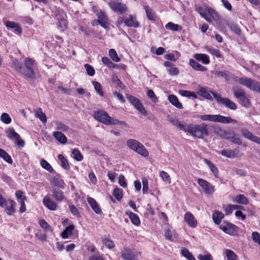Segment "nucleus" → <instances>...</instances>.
Segmentation results:
<instances>
[{
	"instance_id": "27",
	"label": "nucleus",
	"mask_w": 260,
	"mask_h": 260,
	"mask_svg": "<svg viewBox=\"0 0 260 260\" xmlns=\"http://www.w3.org/2000/svg\"><path fill=\"white\" fill-rule=\"evenodd\" d=\"M189 64L194 70L202 72H205L207 71V68L206 67L199 63L193 59H189Z\"/></svg>"
},
{
	"instance_id": "55",
	"label": "nucleus",
	"mask_w": 260,
	"mask_h": 260,
	"mask_svg": "<svg viewBox=\"0 0 260 260\" xmlns=\"http://www.w3.org/2000/svg\"><path fill=\"white\" fill-rule=\"evenodd\" d=\"M103 64L109 69L114 68L113 63L107 57H103L102 59Z\"/></svg>"
},
{
	"instance_id": "37",
	"label": "nucleus",
	"mask_w": 260,
	"mask_h": 260,
	"mask_svg": "<svg viewBox=\"0 0 260 260\" xmlns=\"http://www.w3.org/2000/svg\"><path fill=\"white\" fill-rule=\"evenodd\" d=\"M9 203L10 204V206H7L6 207V211L8 215H11L15 211V208L16 204L14 201L12 200L9 201Z\"/></svg>"
},
{
	"instance_id": "54",
	"label": "nucleus",
	"mask_w": 260,
	"mask_h": 260,
	"mask_svg": "<svg viewBox=\"0 0 260 260\" xmlns=\"http://www.w3.org/2000/svg\"><path fill=\"white\" fill-rule=\"evenodd\" d=\"M225 254L228 258L227 260H236L237 256L232 250L226 249Z\"/></svg>"
},
{
	"instance_id": "17",
	"label": "nucleus",
	"mask_w": 260,
	"mask_h": 260,
	"mask_svg": "<svg viewBox=\"0 0 260 260\" xmlns=\"http://www.w3.org/2000/svg\"><path fill=\"white\" fill-rule=\"evenodd\" d=\"M124 23L128 27L137 28L139 26V23L137 20L136 16L131 14L124 20Z\"/></svg>"
},
{
	"instance_id": "57",
	"label": "nucleus",
	"mask_w": 260,
	"mask_h": 260,
	"mask_svg": "<svg viewBox=\"0 0 260 260\" xmlns=\"http://www.w3.org/2000/svg\"><path fill=\"white\" fill-rule=\"evenodd\" d=\"M15 196L18 203L21 201H25L26 200V197L23 195V193L21 190L16 191L15 192Z\"/></svg>"
},
{
	"instance_id": "35",
	"label": "nucleus",
	"mask_w": 260,
	"mask_h": 260,
	"mask_svg": "<svg viewBox=\"0 0 260 260\" xmlns=\"http://www.w3.org/2000/svg\"><path fill=\"white\" fill-rule=\"evenodd\" d=\"M199 95L202 96L208 100H212V97L210 93L208 91L207 88L201 87L198 92Z\"/></svg>"
},
{
	"instance_id": "16",
	"label": "nucleus",
	"mask_w": 260,
	"mask_h": 260,
	"mask_svg": "<svg viewBox=\"0 0 260 260\" xmlns=\"http://www.w3.org/2000/svg\"><path fill=\"white\" fill-rule=\"evenodd\" d=\"M206 13L205 19L208 22L210 23L212 22L213 20L217 21L219 19L218 13L212 8H207Z\"/></svg>"
},
{
	"instance_id": "40",
	"label": "nucleus",
	"mask_w": 260,
	"mask_h": 260,
	"mask_svg": "<svg viewBox=\"0 0 260 260\" xmlns=\"http://www.w3.org/2000/svg\"><path fill=\"white\" fill-rule=\"evenodd\" d=\"M235 200L239 204L246 205L248 203V199L243 194H239L236 196Z\"/></svg>"
},
{
	"instance_id": "21",
	"label": "nucleus",
	"mask_w": 260,
	"mask_h": 260,
	"mask_svg": "<svg viewBox=\"0 0 260 260\" xmlns=\"http://www.w3.org/2000/svg\"><path fill=\"white\" fill-rule=\"evenodd\" d=\"M184 219L190 227L195 228L197 226V221L191 213L187 212L184 215Z\"/></svg>"
},
{
	"instance_id": "24",
	"label": "nucleus",
	"mask_w": 260,
	"mask_h": 260,
	"mask_svg": "<svg viewBox=\"0 0 260 260\" xmlns=\"http://www.w3.org/2000/svg\"><path fill=\"white\" fill-rule=\"evenodd\" d=\"M168 100L175 107L179 109H183V106L181 103L179 102L177 97L174 94H170L168 96Z\"/></svg>"
},
{
	"instance_id": "13",
	"label": "nucleus",
	"mask_w": 260,
	"mask_h": 260,
	"mask_svg": "<svg viewBox=\"0 0 260 260\" xmlns=\"http://www.w3.org/2000/svg\"><path fill=\"white\" fill-rule=\"evenodd\" d=\"M240 148L237 147L235 149H224L221 151L220 154L228 158L241 157L243 154H240Z\"/></svg>"
},
{
	"instance_id": "62",
	"label": "nucleus",
	"mask_w": 260,
	"mask_h": 260,
	"mask_svg": "<svg viewBox=\"0 0 260 260\" xmlns=\"http://www.w3.org/2000/svg\"><path fill=\"white\" fill-rule=\"evenodd\" d=\"M165 237L166 239L169 240H171L172 238V233L170 229L168 227L165 229Z\"/></svg>"
},
{
	"instance_id": "32",
	"label": "nucleus",
	"mask_w": 260,
	"mask_h": 260,
	"mask_svg": "<svg viewBox=\"0 0 260 260\" xmlns=\"http://www.w3.org/2000/svg\"><path fill=\"white\" fill-rule=\"evenodd\" d=\"M74 229L73 224L70 225L66 228L65 230L61 233V236L63 239L68 238L72 234V232Z\"/></svg>"
},
{
	"instance_id": "50",
	"label": "nucleus",
	"mask_w": 260,
	"mask_h": 260,
	"mask_svg": "<svg viewBox=\"0 0 260 260\" xmlns=\"http://www.w3.org/2000/svg\"><path fill=\"white\" fill-rule=\"evenodd\" d=\"M144 9L147 15V17L148 18V19L150 20H154V13L152 12V10L150 8V7L148 6H145L144 7Z\"/></svg>"
},
{
	"instance_id": "43",
	"label": "nucleus",
	"mask_w": 260,
	"mask_h": 260,
	"mask_svg": "<svg viewBox=\"0 0 260 260\" xmlns=\"http://www.w3.org/2000/svg\"><path fill=\"white\" fill-rule=\"evenodd\" d=\"M240 132L243 137L250 141L252 140V137H254V135L247 129L242 128L240 131Z\"/></svg>"
},
{
	"instance_id": "3",
	"label": "nucleus",
	"mask_w": 260,
	"mask_h": 260,
	"mask_svg": "<svg viewBox=\"0 0 260 260\" xmlns=\"http://www.w3.org/2000/svg\"><path fill=\"white\" fill-rule=\"evenodd\" d=\"M200 118L204 121H210L215 122H220L224 124L233 123L236 124L237 121L230 117H226L220 115H202Z\"/></svg>"
},
{
	"instance_id": "5",
	"label": "nucleus",
	"mask_w": 260,
	"mask_h": 260,
	"mask_svg": "<svg viewBox=\"0 0 260 260\" xmlns=\"http://www.w3.org/2000/svg\"><path fill=\"white\" fill-rule=\"evenodd\" d=\"M34 60L26 58L24 60V67H23L22 76L26 79H34L36 73L34 71Z\"/></svg>"
},
{
	"instance_id": "61",
	"label": "nucleus",
	"mask_w": 260,
	"mask_h": 260,
	"mask_svg": "<svg viewBox=\"0 0 260 260\" xmlns=\"http://www.w3.org/2000/svg\"><path fill=\"white\" fill-rule=\"evenodd\" d=\"M118 182L121 187L123 188H126L127 187V183L125 182V178L123 175H121L119 176Z\"/></svg>"
},
{
	"instance_id": "47",
	"label": "nucleus",
	"mask_w": 260,
	"mask_h": 260,
	"mask_svg": "<svg viewBox=\"0 0 260 260\" xmlns=\"http://www.w3.org/2000/svg\"><path fill=\"white\" fill-rule=\"evenodd\" d=\"M160 176L164 182L166 183L170 184L171 182V179L170 175L168 173L165 171H162L160 172Z\"/></svg>"
},
{
	"instance_id": "63",
	"label": "nucleus",
	"mask_w": 260,
	"mask_h": 260,
	"mask_svg": "<svg viewBox=\"0 0 260 260\" xmlns=\"http://www.w3.org/2000/svg\"><path fill=\"white\" fill-rule=\"evenodd\" d=\"M215 75L218 77H223L225 79L229 80V75L228 74L225 72L222 71H216L215 73Z\"/></svg>"
},
{
	"instance_id": "12",
	"label": "nucleus",
	"mask_w": 260,
	"mask_h": 260,
	"mask_svg": "<svg viewBox=\"0 0 260 260\" xmlns=\"http://www.w3.org/2000/svg\"><path fill=\"white\" fill-rule=\"evenodd\" d=\"M198 183L201 186L205 193L211 194L214 192V186L206 180L199 178L198 179Z\"/></svg>"
},
{
	"instance_id": "64",
	"label": "nucleus",
	"mask_w": 260,
	"mask_h": 260,
	"mask_svg": "<svg viewBox=\"0 0 260 260\" xmlns=\"http://www.w3.org/2000/svg\"><path fill=\"white\" fill-rule=\"evenodd\" d=\"M198 258L199 260H212V256L210 254H207L204 255L199 254L198 256Z\"/></svg>"
},
{
	"instance_id": "9",
	"label": "nucleus",
	"mask_w": 260,
	"mask_h": 260,
	"mask_svg": "<svg viewBox=\"0 0 260 260\" xmlns=\"http://www.w3.org/2000/svg\"><path fill=\"white\" fill-rule=\"evenodd\" d=\"M127 99L139 112L143 115H147V111L140 100L131 95H127Z\"/></svg>"
},
{
	"instance_id": "56",
	"label": "nucleus",
	"mask_w": 260,
	"mask_h": 260,
	"mask_svg": "<svg viewBox=\"0 0 260 260\" xmlns=\"http://www.w3.org/2000/svg\"><path fill=\"white\" fill-rule=\"evenodd\" d=\"M179 94L183 96H186V97H190V96H193L194 98H196L197 96V95L193 93L192 92L189 91H186L184 90H180L179 91Z\"/></svg>"
},
{
	"instance_id": "53",
	"label": "nucleus",
	"mask_w": 260,
	"mask_h": 260,
	"mask_svg": "<svg viewBox=\"0 0 260 260\" xmlns=\"http://www.w3.org/2000/svg\"><path fill=\"white\" fill-rule=\"evenodd\" d=\"M1 120L5 124H9L11 122V118L7 113H4L1 116Z\"/></svg>"
},
{
	"instance_id": "48",
	"label": "nucleus",
	"mask_w": 260,
	"mask_h": 260,
	"mask_svg": "<svg viewBox=\"0 0 260 260\" xmlns=\"http://www.w3.org/2000/svg\"><path fill=\"white\" fill-rule=\"evenodd\" d=\"M72 153L73 155L74 158L77 161H81L83 158V155L78 149H73Z\"/></svg>"
},
{
	"instance_id": "44",
	"label": "nucleus",
	"mask_w": 260,
	"mask_h": 260,
	"mask_svg": "<svg viewBox=\"0 0 260 260\" xmlns=\"http://www.w3.org/2000/svg\"><path fill=\"white\" fill-rule=\"evenodd\" d=\"M181 254L188 260H196L192 254L185 248H183L181 249Z\"/></svg>"
},
{
	"instance_id": "15",
	"label": "nucleus",
	"mask_w": 260,
	"mask_h": 260,
	"mask_svg": "<svg viewBox=\"0 0 260 260\" xmlns=\"http://www.w3.org/2000/svg\"><path fill=\"white\" fill-rule=\"evenodd\" d=\"M96 15L98 17V19L94 20V21H98V23L102 27L107 28L109 25V23L108 22V18L105 12L103 11L97 12V14Z\"/></svg>"
},
{
	"instance_id": "1",
	"label": "nucleus",
	"mask_w": 260,
	"mask_h": 260,
	"mask_svg": "<svg viewBox=\"0 0 260 260\" xmlns=\"http://www.w3.org/2000/svg\"><path fill=\"white\" fill-rule=\"evenodd\" d=\"M186 132L198 139H203L204 136L209 135L208 125L205 123L200 124H188Z\"/></svg>"
},
{
	"instance_id": "28",
	"label": "nucleus",
	"mask_w": 260,
	"mask_h": 260,
	"mask_svg": "<svg viewBox=\"0 0 260 260\" xmlns=\"http://www.w3.org/2000/svg\"><path fill=\"white\" fill-rule=\"evenodd\" d=\"M193 57L198 61H201L203 63L207 64L210 62V60L208 56L205 54H195Z\"/></svg>"
},
{
	"instance_id": "45",
	"label": "nucleus",
	"mask_w": 260,
	"mask_h": 260,
	"mask_svg": "<svg viewBox=\"0 0 260 260\" xmlns=\"http://www.w3.org/2000/svg\"><path fill=\"white\" fill-rule=\"evenodd\" d=\"M166 28L169 30L178 31L181 29V27L178 24L172 22H169L166 25Z\"/></svg>"
},
{
	"instance_id": "34",
	"label": "nucleus",
	"mask_w": 260,
	"mask_h": 260,
	"mask_svg": "<svg viewBox=\"0 0 260 260\" xmlns=\"http://www.w3.org/2000/svg\"><path fill=\"white\" fill-rule=\"evenodd\" d=\"M115 128L117 129H121L122 130L126 131L128 128V125L123 121H119L115 119Z\"/></svg>"
},
{
	"instance_id": "7",
	"label": "nucleus",
	"mask_w": 260,
	"mask_h": 260,
	"mask_svg": "<svg viewBox=\"0 0 260 260\" xmlns=\"http://www.w3.org/2000/svg\"><path fill=\"white\" fill-rule=\"evenodd\" d=\"M214 99L219 104H222L230 109L235 110L237 109V106L233 101L226 98H222L221 96L214 92L211 91Z\"/></svg>"
},
{
	"instance_id": "38",
	"label": "nucleus",
	"mask_w": 260,
	"mask_h": 260,
	"mask_svg": "<svg viewBox=\"0 0 260 260\" xmlns=\"http://www.w3.org/2000/svg\"><path fill=\"white\" fill-rule=\"evenodd\" d=\"M204 161L209 167L210 171L214 174L216 177H218V169L215 166L210 160L205 159Z\"/></svg>"
},
{
	"instance_id": "25",
	"label": "nucleus",
	"mask_w": 260,
	"mask_h": 260,
	"mask_svg": "<svg viewBox=\"0 0 260 260\" xmlns=\"http://www.w3.org/2000/svg\"><path fill=\"white\" fill-rule=\"evenodd\" d=\"M35 115L36 118H38L43 123L47 122V118L45 114L43 112L41 108H37L34 110Z\"/></svg>"
},
{
	"instance_id": "31",
	"label": "nucleus",
	"mask_w": 260,
	"mask_h": 260,
	"mask_svg": "<svg viewBox=\"0 0 260 260\" xmlns=\"http://www.w3.org/2000/svg\"><path fill=\"white\" fill-rule=\"evenodd\" d=\"M12 66L17 73L22 75L23 66L21 62L17 59H14L12 60Z\"/></svg>"
},
{
	"instance_id": "49",
	"label": "nucleus",
	"mask_w": 260,
	"mask_h": 260,
	"mask_svg": "<svg viewBox=\"0 0 260 260\" xmlns=\"http://www.w3.org/2000/svg\"><path fill=\"white\" fill-rule=\"evenodd\" d=\"M225 129H223L220 127L218 126H215L213 128L214 133L216 135L219 136V137H220L221 138H223V139L224 137V135L225 134Z\"/></svg>"
},
{
	"instance_id": "33",
	"label": "nucleus",
	"mask_w": 260,
	"mask_h": 260,
	"mask_svg": "<svg viewBox=\"0 0 260 260\" xmlns=\"http://www.w3.org/2000/svg\"><path fill=\"white\" fill-rule=\"evenodd\" d=\"M126 214L128 216L134 224L139 225L140 224V220L137 215L131 211L126 212Z\"/></svg>"
},
{
	"instance_id": "58",
	"label": "nucleus",
	"mask_w": 260,
	"mask_h": 260,
	"mask_svg": "<svg viewBox=\"0 0 260 260\" xmlns=\"http://www.w3.org/2000/svg\"><path fill=\"white\" fill-rule=\"evenodd\" d=\"M84 67L89 76H92L95 74V71L91 66L86 63L84 65Z\"/></svg>"
},
{
	"instance_id": "19",
	"label": "nucleus",
	"mask_w": 260,
	"mask_h": 260,
	"mask_svg": "<svg viewBox=\"0 0 260 260\" xmlns=\"http://www.w3.org/2000/svg\"><path fill=\"white\" fill-rule=\"evenodd\" d=\"M169 121L171 122L172 124L177 127L179 129L186 132L188 124H187L184 122L180 121L175 118H170L169 119Z\"/></svg>"
},
{
	"instance_id": "42",
	"label": "nucleus",
	"mask_w": 260,
	"mask_h": 260,
	"mask_svg": "<svg viewBox=\"0 0 260 260\" xmlns=\"http://www.w3.org/2000/svg\"><path fill=\"white\" fill-rule=\"evenodd\" d=\"M41 166L42 168L48 171L50 173H52L54 171L53 169L46 160L42 159L40 162Z\"/></svg>"
},
{
	"instance_id": "6",
	"label": "nucleus",
	"mask_w": 260,
	"mask_h": 260,
	"mask_svg": "<svg viewBox=\"0 0 260 260\" xmlns=\"http://www.w3.org/2000/svg\"><path fill=\"white\" fill-rule=\"evenodd\" d=\"M127 146L137 153L144 156L147 157L149 153L144 146L139 141L135 139H129L126 142Z\"/></svg>"
},
{
	"instance_id": "14",
	"label": "nucleus",
	"mask_w": 260,
	"mask_h": 260,
	"mask_svg": "<svg viewBox=\"0 0 260 260\" xmlns=\"http://www.w3.org/2000/svg\"><path fill=\"white\" fill-rule=\"evenodd\" d=\"M223 139L228 140L235 144H242L241 139L237 137L236 134L233 131L225 130Z\"/></svg>"
},
{
	"instance_id": "41",
	"label": "nucleus",
	"mask_w": 260,
	"mask_h": 260,
	"mask_svg": "<svg viewBox=\"0 0 260 260\" xmlns=\"http://www.w3.org/2000/svg\"><path fill=\"white\" fill-rule=\"evenodd\" d=\"M40 226L43 229L45 232H52V227L44 220L41 219L39 221Z\"/></svg>"
},
{
	"instance_id": "39",
	"label": "nucleus",
	"mask_w": 260,
	"mask_h": 260,
	"mask_svg": "<svg viewBox=\"0 0 260 260\" xmlns=\"http://www.w3.org/2000/svg\"><path fill=\"white\" fill-rule=\"evenodd\" d=\"M0 156L9 164H12L13 163V160L11 156L2 149H0Z\"/></svg>"
},
{
	"instance_id": "10",
	"label": "nucleus",
	"mask_w": 260,
	"mask_h": 260,
	"mask_svg": "<svg viewBox=\"0 0 260 260\" xmlns=\"http://www.w3.org/2000/svg\"><path fill=\"white\" fill-rule=\"evenodd\" d=\"M219 228L225 233L231 235H235L238 231V228L235 225L224 221L220 226Z\"/></svg>"
},
{
	"instance_id": "29",
	"label": "nucleus",
	"mask_w": 260,
	"mask_h": 260,
	"mask_svg": "<svg viewBox=\"0 0 260 260\" xmlns=\"http://www.w3.org/2000/svg\"><path fill=\"white\" fill-rule=\"evenodd\" d=\"M54 198L58 202L62 201L64 199L63 192L58 189L53 188L52 190Z\"/></svg>"
},
{
	"instance_id": "23",
	"label": "nucleus",
	"mask_w": 260,
	"mask_h": 260,
	"mask_svg": "<svg viewBox=\"0 0 260 260\" xmlns=\"http://www.w3.org/2000/svg\"><path fill=\"white\" fill-rule=\"evenodd\" d=\"M127 10L128 9L124 4L115 2V12L122 15L125 13Z\"/></svg>"
},
{
	"instance_id": "30",
	"label": "nucleus",
	"mask_w": 260,
	"mask_h": 260,
	"mask_svg": "<svg viewBox=\"0 0 260 260\" xmlns=\"http://www.w3.org/2000/svg\"><path fill=\"white\" fill-rule=\"evenodd\" d=\"M224 218L223 214L220 211H216L213 214L212 218L214 223L216 224H219L221 220Z\"/></svg>"
},
{
	"instance_id": "59",
	"label": "nucleus",
	"mask_w": 260,
	"mask_h": 260,
	"mask_svg": "<svg viewBox=\"0 0 260 260\" xmlns=\"http://www.w3.org/2000/svg\"><path fill=\"white\" fill-rule=\"evenodd\" d=\"M123 197L122 190L118 188H115V198L117 200H120Z\"/></svg>"
},
{
	"instance_id": "36",
	"label": "nucleus",
	"mask_w": 260,
	"mask_h": 260,
	"mask_svg": "<svg viewBox=\"0 0 260 260\" xmlns=\"http://www.w3.org/2000/svg\"><path fill=\"white\" fill-rule=\"evenodd\" d=\"M55 126L56 129L58 131H60L61 132H67L70 129V128L68 125L60 121L55 122Z\"/></svg>"
},
{
	"instance_id": "26",
	"label": "nucleus",
	"mask_w": 260,
	"mask_h": 260,
	"mask_svg": "<svg viewBox=\"0 0 260 260\" xmlns=\"http://www.w3.org/2000/svg\"><path fill=\"white\" fill-rule=\"evenodd\" d=\"M53 136L61 144H66L67 142V138L61 132L56 131L53 132Z\"/></svg>"
},
{
	"instance_id": "18",
	"label": "nucleus",
	"mask_w": 260,
	"mask_h": 260,
	"mask_svg": "<svg viewBox=\"0 0 260 260\" xmlns=\"http://www.w3.org/2000/svg\"><path fill=\"white\" fill-rule=\"evenodd\" d=\"M140 253L135 252L129 249H125L122 252V257L127 260H135Z\"/></svg>"
},
{
	"instance_id": "2",
	"label": "nucleus",
	"mask_w": 260,
	"mask_h": 260,
	"mask_svg": "<svg viewBox=\"0 0 260 260\" xmlns=\"http://www.w3.org/2000/svg\"><path fill=\"white\" fill-rule=\"evenodd\" d=\"M231 78L234 81L246 86L251 90L260 92V83L255 80L247 77L239 78L234 75H232Z\"/></svg>"
},
{
	"instance_id": "52",
	"label": "nucleus",
	"mask_w": 260,
	"mask_h": 260,
	"mask_svg": "<svg viewBox=\"0 0 260 260\" xmlns=\"http://www.w3.org/2000/svg\"><path fill=\"white\" fill-rule=\"evenodd\" d=\"M146 94L153 103H156L158 101V99L152 90L149 89L147 90Z\"/></svg>"
},
{
	"instance_id": "22",
	"label": "nucleus",
	"mask_w": 260,
	"mask_h": 260,
	"mask_svg": "<svg viewBox=\"0 0 260 260\" xmlns=\"http://www.w3.org/2000/svg\"><path fill=\"white\" fill-rule=\"evenodd\" d=\"M44 205L51 210H55L57 208L56 204L51 200L48 196H45L43 199Z\"/></svg>"
},
{
	"instance_id": "8",
	"label": "nucleus",
	"mask_w": 260,
	"mask_h": 260,
	"mask_svg": "<svg viewBox=\"0 0 260 260\" xmlns=\"http://www.w3.org/2000/svg\"><path fill=\"white\" fill-rule=\"evenodd\" d=\"M94 117L98 121L104 123L105 124H110L112 118L107 112L103 110H99L94 112Z\"/></svg>"
},
{
	"instance_id": "60",
	"label": "nucleus",
	"mask_w": 260,
	"mask_h": 260,
	"mask_svg": "<svg viewBox=\"0 0 260 260\" xmlns=\"http://www.w3.org/2000/svg\"><path fill=\"white\" fill-rule=\"evenodd\" d=\"M251 238L255 243L260 246V234L257 232H253L252 233Z\"/></svg>"
},
{
	"instance_id": "46",
	"label": "nucleus",
	"mask_w": 260,
	"mask_h": 260,
	"mask_svg": "<svg viewBox=\"0 0 260 260\" xmlns=\"http://www.w3.org/2000/svg\"><path fill=\"white\" fill-rule=\"evenodd\" d=\"M58 158L61 162V167L66 170H69L70 169V166L67 160L64 156L62 154H59Z\"/></svg>"
},
{
	"instance_id": "51",
	"label": "nucleus",
	"mask_w": 260,
	"mask_h": 260,
	"mask_svg": "<svg viewBox=\"0 0 260 260\" xmlns=\"http://www.w3.org/2000/svg\"><path fill=\"white\" fill-rule=\"evenodd\" d=\"M92 83L94 87V89L95 90L96 92L100 95L103 96L104 95V93H103V92L102 91V87H101V84L99 82H98L96 81H93L92 82Z\"/></svg>"
},
{
	"instance_id": "4",
	"label": "nucleus",
	"mask_w": 260,
	"mask_h": 260,
	"mask_svg": "<svg viewBox=\"0 0 260 260\" xmlns=\"http://www.w3.org/2000/svg\"><path fill=\"white\" fill-rule=\"evenodd\" d=\"M232 91L235 98L238 99L240 104L246 108L251 106V102L246 96V93L244 90L238 86H234L232 87Z\"/></svg>"
},
{
	"instance_id": "20",
	"label": "nucleus",
	"mask_w": 260,
	"mask_h": 260,
	"mask_svg": "<svg viewBox=\"0 0 260 260\" xmlns=\"http://www.w3.org/2000/svg\"><path fill=\"white\" fill-rule=\"evenodd\" d=\"M87 201L92 210L98 214H101L102 213L101 209L99 208L96 201L91 197H88Z\"/></svg>"
},
{
	"instance_id": "11",
	"label": "nucleus",
	"mask_w": 260,
	"mask_h": 260,
	"mask_svg": "<svg viewBox=\"0 0 260 260\" xmlns=\"http://www.w3.org/2000/svg\"><path fill=\"white\" fill-rule=\"evenodd\" d=\"M7 137L11 140H15L17 145L20 147L24 146V142L21 139L20 136L17 133L15 132L13 128H10L7 130Z\"/></svg>"
}]
</instances>
